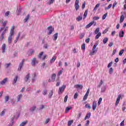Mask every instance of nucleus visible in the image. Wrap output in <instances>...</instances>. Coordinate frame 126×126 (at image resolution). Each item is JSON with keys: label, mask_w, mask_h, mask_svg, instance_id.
Instances as JSON below:
<instances>
[{"label": "nucleus", "mask_w": 126, "mask_h": 126, "mask_svg": "<svg viewBox=\"0 0 126 126\" xmlns=\"http://www.w3.org/2000/svg\"><path fill=\"white\" fill-rule=\"evenodd\" d=\"M14 26L12 27V28L11 29L10 32V35L8 38V42L9 44H11L12 39H13V37H14Z\"/></svg>", "instance_id": "obj_1"}, {"label": "nucleus", "mask_w": 126, "mask_h": 126, "mask_svg": "<svg viewBox=\"0 0 126 126\" xmlns=\"http://www.w3.org/2000/svg\"><path fill=\"white\" fill-rule=\"evenodd\" d=\"M97 46H98V44L96 43L95 44L93 47V49H92V52L90 53V56H93V55H94V54H95V53H97V50H95L96 49V48H97Z\"/></svg>", "instance_id": "obj_2"}, {"label": "nucleus", "mask_w": 126, "mask_h": 126, "mask_svg": "<svg viewBox=\"0 0 126 126\" xmlns=\"http://www.w3.org/2000/svg\"><path fill=\"white\" fill-rule=\"evenodd\" d=\"M38 60H37V59L36 58H33L32 60V66H35L36 64H38Z\"/></svg>", "instance_id": "obj_3"}, {"label": "nucleus", "mask_w": 126, "mask_h": 126, "mask_svg": "<svg viewBox=\"0 0 126 126\" xmlns=\"http://www.w3.org/2000/svg\"><path fill=\"white\" fill-rule=\"evenodd\" d=\"M65 87H66L65 85H63L62 87L59 88L58 91L59 94H63V93L64 91V89H65Z\"/></svg>", "instance_id": "obj_4"}, {"label": "nucleus", "mask_w": 126, "mask_h": 126, "mask_svg": "<svg viewBox=\"0 0 126 126\" xmlns=\"http://www.w3.org/2000/svg\"><path fill=\"white\" fill-rule=\"evenodd\" d=\"M47 30L49 31V35H51L53 32H54V31L55 30V29L54 28L52 27V26H49L47 28Z\"/></svg>", "instance_id": "obj_5"}, {"label": "nucleus", "mask_w": 126, "mask_h": 126, "mask_svg": "<svg viewBox=\"0 0 126 126\" xmlns=\"http://www.w3.org/2000/svg\"><path fill=\"white\" fill-rule=\"evenodd\" d=\"M75 8L76 10H78L79 8V0H76L75 3Z\"/></svg>", "instance_id": "obj_6"}, {"label": "nucleus", "mask_w": 126, "mask_h": 126, "mask_svg": "<svg viewBox=\"0 0 126 126\" xmlns=\"http://www.w3.org/2000/svg\"><path fill=\"white\" fill-rule=\"evenodd\" d=\"M23 64H24V60H22V62L20 63L19 67L18 68V71H20V70H21V68H22Z\"/></svg>", "instance_id": "obj_7"}, {"label": "nucleus", "mask_w": 126, "mask_h": 126, "mask_svg": "<svg viewBox=\"0 0 126 126\" xmlns=\"http://www.w3.org/2000/svg\"><path fill=\"white\" fill-rule=\"evenodd\" d=\"M121 97H122V95H121V94L118 95L116 102L115 106H118V105L119 104V103H120V100H121Z\"/></svg>", "instance_id": "obj_8"}, {"label": "nucleus", "mask_w": 126, "mask_h": 126, "mask_svg": "<svg viewBox=\"0 0 126 126\" xmlns=\"http://www.w3.org/2000/svg\"><path fill=\"white\" fill-rule=\"evenodd\" d=\"M94 23H95L94 21H92L86 26V29H88V28H90V27H91L92 25L94 24Z\"/></svg>", "instance_id": "obj_9"}, {"label": "nucleus", "mask_w": 126, "mask_h": 126, "mask_svg": "<svg viewBox=\"0 0 126 126\" xmlns=\"http://www.w3.org/2000/svg\"><path fill=\"white\" fill-rule=\"evenodd\" d=\"M29 78H30V74H28L24 78V80L25 82H28L29 81Z\"/></svg>", "instance_id": "obj_10"}, {"label": "nucleus", "mask_w": 126, "mask_h": 126, "mask_svg": "<svg viewBox=\"0 0 126 126\" xmlns=\"http://www.w3.org/2000/svg\"><path fill=\"white\" fill-rule=\"evenodd\" d=\"M96 108H97V103H96V101H94L93 103V111H95L96 110Z\"/></svg>", "instance_id": "obj_11"}, {"label": "nucleus", "mask_w": 126, "mask_h": 126, "mask_svg": "<svg viewBox=\"0 0 126 126\" xmlns=\"http://www.w3.org/2000/svg\"><path fill=\"white\" fill-rule=\"evenodd\" d=\"M22 94H19L17 96V102H20V100L21 99V98H22Z\"/></svg>", "instance_id": "obj_12"}, {"label": "nucleus", "mask_w": 126, "mask_h": 126, "mask_svg": "<svg viewBox=\"0 0 126 126\" xmlns=\"http://www.w3.org/2000/svg\"><path fill=\"white\" fill-rule=\"evenodd\" d=\"M75 87L77 88V89H82L83 88V86L82 85H75Z\"/></svg>", "instance_id": "obj_13"}, {"label": "nucleus", "mask_w": 126, "mask_h": 126, "mask_svg": "<svg viewBox=\"0 0 126 126\" xmlns=\"http://www.w3.org/2000/svg\"><path fill=\"white\" fill-rule=\"evenodd\" d=\"M90 117H91V113L89 112V113L87 114L86 117L84 118V120H87L88 119H90Z\"/></svg>", "instance_id": "obj_14"}, {"label": "nucleus", "mask_w": 126, "mask_h": 126, "mask_svg": "<svg viewBox=\"0 0 126 126\" xmlns=\"http://www.w3.org/2000/svg\"><path fill=\"white\" fill-rule=\"evenodd\" d=\"M5 48H6V45H5V44H3L2 45V53L3 54L5 53Z\"/></svg>", "instance_id": "obj_15"}, {"label": "nucleus", "mask_w": 126, "mask_h": 126, "mask_svg": "<svg viewBox=\"0 0 126 126\" xmlns=\"http://www.w3.org/2000/svg\"><path fill=\"white\" fill-rule=\"evenodd\" d=\"M7 81V78H5L2 81L0 82V84H1V85H3V84H5V83H6Z\"/></svg>", "instance_id": "obj_16"}, {"label": "nucleus", "mask_w": 126, "mask_h": 126, "mask_svg": "<svg viewBox=\"0 0 126 126\" xmlns=\"http://www.w3.org/2000/svg\"><path fill=\"white\" fill-rule=\"evenodd\" d=\"M71 109H72V107H71V106L67 107L66 108L65 113H66V114H67V113H68V112H69V110H71Z\"/></svg>", "instance_id": "obj_17"}, {"label": "nucleus", "mask_w": 126, "mask_h": 126, "mask_svg": "<svg viewBox=\"0 0 126 126\" xmlns=\"http://www.w3.org/2000/svg\"><path fill=\"white\" fill-rule=\"evenodd\" d=\"M124 20H125V16H124V15H122L120 17V23L124 22Z\"/></svg>", "instance_id": "obj_18"}, {"label": "nucleus", "mask_w": 126, "mask_h": 126, "mask_svg": "<svg viewBox=\"0 0 126 126\" xmlns=\"http://www.w3.org/2000/svg\"><path fill=\"white\" fill-rule=\"evenodd\" d=\"M124 34H125L124 31H121L119 32V37H120V38H123V37H124Z\"/></svg>", "instance_id": "obj_19"}, {"label": "nucleus", "mask_w": 126, "mask_h": 126, "mask_svg": "<svg viewBox=\"0 0 126 126\" xmlns=\"http://www.w3.org/2000/svg\"><path fill=\"white\" fill-rule=\"evenodd\" d=\"M28 121H25L21 123L19 126H25L27 124H28Z\"/></svg>", "instance_id": "obj_20"}, {"label": "nucleus", "mask_w": 126, "mask_h": 126, "mask_svg": "<svg viewBox=\"0 0 126 126\" xmlns=\"http://www.w3.org/2000/svg\"><path fill=\"white\" fill-rule=\"evenodd\" d=\"M56 76H57V75L55 73L53 74L51 77V78L52 79L53 82L55 81V80L56 79Z\"/></svg>", "instance_id": "obj_21"}, {"label": "nucleus", "mask_w": 126, "mask_h": 126, "mask_svg": "<svg viewBox=\"0 0 126 126\" xmlns=\"http://www.w3.org/2000/svg\"><path fill=\"white\" fill-rule=\"evenodd\" d=\"M56 59H57V57L54 56L50 60V63H53L56 61Z\"/></svg>", "instance_id": "obj_22"}, {"label": "nucleus", "mask_w": 126, "mask_h": 126, "mask_svg": "<svg viewBox=\"0 0 126 126\" xmlns=\"http://www.w3.org/2000/svg\"><path fill=\"white\" fill-rule=\"evenodd\" d=\"M53 94H54V91L53 90L50 91V92H49V94L48 95L49 98H52V96H53Z\"/></svg>", "instance_id": "obj_23"}, {"label": "nucleus", "mask_w": 126, "mask_h": 126, "mask_svg": "<svg viewBox=\"0 0 126 126\" xmlns=\"http://www.w3.org/2000/svg\"><path fill=\"white\" fill-rule=\"evenodd\" d=\"M15 119V116H14L13 118H11V123L10 125H8V126H12V125H13V123Z\"/></svg>", "instance_id": "obj_24"}, {"label": "nucleus", "mask_w": 126, "mask_h": 126, "mask_svg": "<svg viewBox=\"0 0 126 126\" xmlns=\"http://www.w3.org/2000/svg\"><path fill=\"white\" fill-rule=\"evenodd\" d=\"M29 17H30V15L28 14L24 20L25 23L27 22V21H28V19H29Z\"/></svg>", "instance_id": "obj_25"}, {"label": "nucleus", "mask_w": 126, "mask_h": 126, "mask_svg": "<svg viewBox=\"0 0 126 126\" xmlns=\"http://www.w3.org/2000/svg\"><path fill=\"white\" fill-rule=\"evenodd\" d=\"M21 14V6H19L18 9L17 15H19Z\"/></svg>", "instance_id": "obj_26"}, {"label": "nucleus", "mask_w": 126, "mask_h": 126, "mask_svg": "<svg viewBox=\"0 0 126 126\" xmlns=\"http://www.w3.org/2000/svg\"><path fill=\"white\" fill-rule=\"evenodd\" d=\"M88 13V10H86L84 14V19H85L86 18V17L87 16V14Z\"/></svg>", "instance_id": "obj_27"}, {"label": "nucleus", "mask_w": 126, "mask_h": 126, "mask_svg": "<svg viewBox=\"0 0 126 126\" xmlns=\"http://www.w3.org/2000/svg\"><path fill=\"white\" fill-rule=\"evenodd\" d=\"M98 33H100V28H97L95 29V31H94V33L97 34Z\"/></svg>", "instance_id": "obj_28"}, {"label": "nucleus", "mask_w": 126, "mask_h": 126, "mask_svg": "<svg viewBox=\"0 0 126 126\" xmlns=\"http://www.w3.org/2000/svg\"><path fill=\"white\" fill-rule=\"evenodd\" d=\"M54 1H55V0H49V1L47 2V4L51 5V4H53V3H54Z\"/></svg>", "instance_id": "obj_29"}, {"label": "nucleus", "mask_w": 126, "mask_h": 126, "mask_svg": "<svg viewBox=\"0 0 126 126\" xmlns=\"http://www.w3.org/2000/svg\"><path fill=\"white\" fill-rule=\"evenodd\" d=\"M58 33H56L55 34H54L53 37H54V41H56L57 39H58Z\"/></svg>", "instance_id": "obj_30"}, {"label": "nucleus", "mask_w": 126, "mask_h": 126, "mask_svg": "<svg viewBox=\"0 0 126 126\" xmlns=\"http://www.w3.org/2000/svg\"><path fill=\"white\" fill-rule=\"evenodd\" d=\"M108 40H109L108 37L104 38V39L103 40V44H107V42H108Z\"/></svg>", "instance_id": "obj_31"}, {"label": "nucleus", "mask_w": 126, "mask_h": 126, "mask_svg": "<svg viewBox=\"0 0 126 126\" xmlns=\"http://www.w3.org/2000/svg\"><path fill=\"white\" fill-rule=\"evenodd\" d=\"M77 21H81V20H82V16H78V17L76 18Z\"/></svg>", "instance_id": "obj_32"}, {"label": "nucleus", "mask_w": 126, "mask_h": 126, "mask_svg": "<svg viewBox=\"0 0 126 126\" xmlns=\"http://www.w3.org/2000/svg\"><path fill=\"white\" fill-rule=\"evenodd\" d=\"M106 90V87L105 86H103V87H101V92L102 93H104V92Z\"/></svg>", "instance_id": "obj_33"}, {"label": "nucleus", "mask_w": 126, "mask_h": 126, "mask_svg": "<svg viewBox=\"0 0 126 126\" xmlns=\"http://www.w3.org/2000/svg\"><path fill=\"white\" fill-rule=\"evenodd\" d=\"M6 24H7V21H5L3 22H2V26H3V27H5Z\"/></svg>", "instance_id": "obj_34"}, {"label": "nucleus", "mask_w": 126, "mask_h": 126, "mask_svg": "<svg viewBox=\"0 0 126 126\" xmlns=\"http://www.w3.org/2000/svg\"><path fill=\"white\" fill-rule=\"evenodd\" d=\"M72 124H73V120L69 121L68 122L67 126H71V125H72Z\"/></svg>", "instance_id": "obj_35"}, {"label": "nucleus", "mask_w": 126, "mask_h": 126, "mask_svg": "<svg viewBox=\"0 0 126 126\" xmlns=\"http://www.w3.org/2000/svg\"><path fill=\"white\" fill-rule=\"evenodd\" d=\"M36 110V106H33L30 109L31 112H34Z\"/></svg>", "instance_id": "obj_36"}, {"label": "nucleus", "mask_w": 126, "mask_h": 126, "mask_svg": "<svg viewBox=\"0 0 126 126\" xmlns=\"http://www.w3.org/2000/svg\"><path fill=\"white\" fill-rule=\"evenodd\" d=\"M101 35V32H98L95 36V39H99V37H100Z\"/></svg>", "instance_id": "obj_37"}, {"label": "nucleus", "mask_w": 126, "mask_h": 126, "mask_svg": "<svg viewBox=\"0 0 126 126\" xmlns=\"http://www.w3.org/2000/svg\"><path fill=\"white\" fill-rule=\"evenodd\" d=\"M100 6V3H97L94 8V10H97V8Z\"/></svg>", "instance_id": "obj_38"}, {"label": "nucleus", "mask_w": 126, "mask_h": 126, "mask_svg": "<svg viewBox=\"0 0 126 126\" xmlns=\"http://www.w3.org/2000/svg\"><path fill=\"white\" fill-rule=\"evenodd\" d=\"M16 76L15 77L14 80H13V83H12V84L13 85H14V86H15L16 85Z\"/></svg>", "instance_id": "obj_39"}, {"label": "nucleus", "mask_w": 126, "mask_h": 126, "mask_svg": "<svg viewBox=\"0 0 126 126\" xmlns=\"http://www.w3.org/2000/svg\"><path fill=\"white\" fill-rule=\"evenodd\" d=\"M103 81L101 80L99 84L97 86V88H100V87H101V86H102V84H103Z\"/></svg>", "instance_id": "obj_40"}, {"label": "nucleus", "mask_w": 126, "mask_h": 126, "mask_svg": "<svg viewBox=\"0 0 126 126\" xmlns=\"http://www.w3.org/2000/svg\"><path fill=\"white\" fill-rule=\"evenodd\" d=\"M107 15H108V13H106L105 14L103 15L102 18V20L106 19V17H107Z\"/></svg>", "instance_id": "obj_41"}, {"label": "nucleus", "mask_w": 126, "mask_h": 126, "mask_svg": "<svg viewBox=\"0 0 126 126\" xmlns=\"http://www.w3.org/2000/svg\"><path fill=\"white\" fill-rule=\"evenodd\" d=\"M20 37V32H19L18 33V35H17V37L16 38V41H18V40H21V38H19Z\"/></svg>", "instance_id": "obj_42"}, {"label": "nucleus", "mask_w": 126, "mask_h": 126, "mask_svg": "<svg viewBox=\"0 0 126 126\" xmlns=\"http://www.w3.org/2000/svg\"><path fill=\"white\" fill-rule=\"evenodd\" d=\"M43 48L45 49L46 50L48 49L49 48V45L48 44H45L43 46Z\"/></svg>", "instance_id": "obj_43"}, {"label": "nucleus", "mask_w": 126, "mask_h": 126, "mask_svg": "<svg viewBox=\"0 0 126 126\" xmlns=\"http://www.w3.org/2000/svg\"><path fill=\"white\" fill-rule=\"evenodd\" d=\"M98 19H100V17H98V16H94L93 17V21H95V20H98Z\"/></svg>", "instance_id": "obj_44"}, {"label": "nucleus", "mask_w": 126, "mask_h": 126, "mask_svg": "<svg viewBox=\"0 0 126 126\" xmlns=\"http://www.w3.org/2000/svg\"><path fill=\"white\" fill-rule=\"evenodd\" d=\"M8 100H9V96L8 95L5 97V102L6 103V102L8 101Z\"/></svg>", "instance_id": "obj_45"}, {"label": "nucleus", "mask_w": 126, "mask_h": 126, "mask_svg": "<svg viewBox=\"0 0 126 126\" xmlns=\"http://www.w3.org/2000/svg\"><path fill=\"white\" fill-rule=\"evenodd\" d=\"M112 4H110L107 7H105V10H108V9H110V8L112 7Z\"/></svg>", "instance_id": "obj_46"}, {"label": "nucleus", "mask_w": 126, "mask_h": 126, "mask_svg": "<svg viewBox=\"0 0 126 126\" xmlns=\"http://www.w3.org/2000/svg\"><path fill=\"white\" fill-rule=\"evenodd\" d=\"M85 107L89 109H91V106H90V104L88 103L85 105Z\"/></svg>", "instance_id": "obj_47"}, {"label": "nucleus", "mask_w": 126, "mask_h": 126, "mask_svg": "<svg viewBox=\"0 0 126 126\" xmlns=\"http://www.w3.org/2000/svg\"><path fill=\"white\" fill-rule=\"evenodd\" d=\"M101 102H102V97H100V98H99V100H98V103H97L98 106L100 105Z\"/></svg>", "instance_id": "obj_48"}, {"label": "nucleus", "mask_w": 126, "mask_h": 126, "mask_svg": "<svg viewBox=\"0 0 126 126\" xmlns=\"http://www.w3.org/2000/svg\"><path fill=\"white\" fill-rule=\"evenodd\" d=\"M124 52H125V50L122 49L119 52V56H122L124 54Z\"/></svg>", "instance_id": "obj_49"}, {"label": "nucleus", "mask_w": 126, "mask_h": 126, "mask_svg": "<svg viewBox=\"0 0 126 126\" xmlns=\"http://www.w3.org/2000/svg\"><path fill=\"white\" fill-rule=\"evenodd\" d=\"M78 97V93H76L74 95V99H77Z\"/></svg>", "instance_id": "obj_50"}, {"label": "nucleus", "mask_w": 126, "mask_h": 126, "mask_svg": "<svg viewBox=\"0 0 126 126\" xmlns=\"http://www.w3.org/2000/svg\"><path fill=\"white\" fill-rule=\"evenodd\" d=\"M86 4V2L84 1L82 5V9H84L85 8V5Z\"/></svg>", "instance_id": "obj_51"}, {"label": "nucleus", "mask_w": 126, "mask_h": 126, "mask_svg": "<svg viewBox=\"0 0 126 126\" xmlns=\"http://www.w3.org/2000/svg\"><path fill=\"white\" fill-rule=\"evenodd\" d=\"M88 97V95L87 94H85L83 97V101H86Z\"/></svg>", "instance_id": "obj_52"}, {"label": "nucleus", "mask_w": 126, "mask_h": 126, "mask_svg": "<svg viewBox=\"0 0 126 126\" xmlns=\"http://www.w3.org/2000/svg\"><path fill=\"white\" fill-rule=\"evenodd\" d=\"M67 98H68V96L67 95H66L64 98V103H65L67 101Z\"/></svg>", "instance_id": "obj_53"}, {"label": "nucleus", "mask_w": 126, "mask_h": 126, "mask_svg": "<svg viewBox=\"0 0 126 126\" xmlns=\"http://www.w3.org/2000/svg\"><path fill=\"white\" fill-rule=\"evenodd\" d=\"M43 54H44V52H41V53L39 54V55H38V58H39V59H41V57L43 56Z\"/></svg>", "instance_id": "obj_54"}, {"label": "nucleus", "mask_w": 126, "mask_h": 126, "mask_svg": "<svg viewBox=\"0 0 126 126\" xmlns=\"http://www.w3.org/2000/svg\"><path fill=\"white\" fill-rule=\"evenodd\" d=\"M112 64H113V62H110L109 63L108 65H107V67L109 68L112 66Z\"/></svg>", "instance_id": "obj_55"}, {"label": "nucleus", "mask_w": 126, "mask_h": 126, "mask_svg": "<svg viewBox=\"0 0 126 126\" xmlns=\"http://www.w3.org/2000/svg\"><path fill=\"white\" fill-rule=\"evenodd\" d=\"M82 49H83V50H85L86 49V45H85V43H83L82 45Z\"/></svg>", "instance_id": "obj_56"}, {"label": "nucleus", "mask_w": 126, "mask_h": 126, "mask_svg": "<svg viewBox=\"0 0 126 126\" xmlns=\"http://www.w3.org/2000/svg\"><path fill=\"white\" fill-rule=\"evenodd\" d=\"M85 34V33H82L81 35L80 36V39H83V37H84Z\"/></svg>", "instance_id": "obj_57"}, {"label": "nucleus", "mask_w": 126, "mask_h": 126, "mask_svg": "<svg viewBox=\"0 0 126 126\" xmlns=\"http://www.w3.org/2000/svg\"><path fill=\"white\" fill-rule=\"evenodd\" d=\"M109 73H110V74H112V73H113V68H112V67L110 68Z\"/></svg>", "instance_id": "obj_58"}, {"label": "nucleus", "mask_w": 126, "mask_h": 126, "mask_svg": "<svg viewBox=\"0 0 126 126\" xmlns=\"http://www.w3.org/2000/svg\"><path fill=\"white\" fill-rule=\"evenodd\" d=\"M118 2H117V1H115L113 4V8H114L115 7V6H116V5H117Z\"/></svg>", "instance_id": "obj_59"}, {"label": "nucleus", "mask_w": 126, "mask_h": 126, "mask_svg": "<svg viewBox=\"0 0 126 126\" xmlns=\"http://www.w3.org/2000/svg\"><path fill=\"white\" fill-rule=\"evenodd\" d=\"M113 45H114V43L113 42H110L109 44H108V46L109 47H113Z\"/></svg>", "instance_id": "obj_60"}, {"label": "nucleus", "mask_w": 126, "mask_h": 126, "mask_svg": "<svg viewBox=\"0 0 126 126\" xmlns=\"http://www.w3.org/2000/svg\"><path fill=\"white\" fill-rule=\"evenodd\" d=\"M8 15H9V11H7L5 13V16H8Z\"/></svg>", "instance_id": "obj_61"}, {"label": "nucleus", "mask_w": 126, "mask_h": 126, "mask_svg": "<svg viewBox=\"0 0 126 126\" xmlns=\"http://www.w3.org/2000/svg\"><path fill=\"white\" fill-rule=\"evenodd\" d=\"M47 90H45L43 91V95H47Z\"/></svg>", "instance_id": "obj_62"}, {"label": "nucleus", "mask_w": 126, "mask_h": 126, "mask_svg": "<svg viewBox=\"0 0 126 126\" xmlns=\"http://www.w3.org/2000/svg\"><path fill=\"white\" fill-rule=\"evenodd\" d=\"M89 123H90L89 121V120H87V123H86V124H85V126H89Z\"/></svg>", "instance_id": "obj_63"}, {"label": "nucleus", "mask_w": 126, "mask_h": 126, "mask_svg": "<svg viewBox=\"0 0 126 126\" xmlns=\"http://www.w3.org/2000/svg\"><path fill=\"white\" fill-rule=\"evenodd\" d=\"M80 65H81L80 62H78V63L77 64V67H79Z\"/></svg>", "instance_id": "obj_64"}]
</instances>
